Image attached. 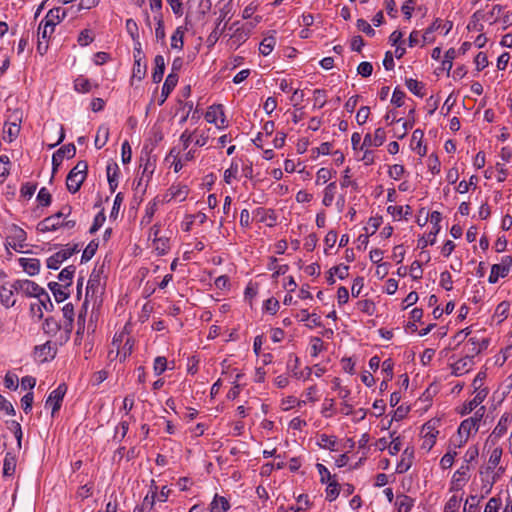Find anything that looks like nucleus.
Wrapping results in <instances>:
<instances>
[{"label": "nucleus", "instance_id": "obj_1", "mask_svg": "<svg viewBox=\"0 0 512 512\" xmlns=\"http://www.w3.org/2000/svg\"><path fill=\"white\" fill-rule=\"evenodd\" d=\"M65 16L66 11L60 7L50 9L38 27V36L42 39H48L54 32L55 26L64 19Z\"/></svg>", "mask_w": 512, "mask_h": 512}, {"label": "nucleus", "instance_id": "obj_2", "mask_svg": "<svg viewBox=\"0 0 512 512\" xmlns=\"http://www.w3.org/2000/svg\"><path fill=\"white\" fill-rule=\"evenodd\" d=\"M12 288H14L16 292H22L27 297L41 298V294L44 293V288L28 279H19L14 281L12 283Z\"/></svg>", "mask_w": 512, "mask_h": 512}, {"label": "nucleus", "instance_id": "obj_3", "mask_svg": "<svg viewBox=\"0 0 512 512\" xmlns=\"http://www.w3.org/2000/svg\"><path fill=\"white\" fill-rule=\"evenodd\" d=\"M442 220V215L440 212L438 211H433L430 215V221L431 223L433 224V231H431L429 234H428V238L426 239L425 237H421L419 240H418V247L421 248V249H424L425 247H427L429 244L430 245H433L436 241V235L439 233L440 231V222Z\"/></svg>", "mask_w": 512, "mask_h": 512}, {"label": "nucleus", "instance_id": "obj_4", "mask_svg": "<svg viewBox=\"0 0 512 512\" xmlns=\"http://www.w3.org/2000/svg\"><path fill=\"white\" fill-rule=\"evenodd\" d=\"M512 266V257L504 256L500 264H494L491 267V272L488 281L492 284L496 283L498 279L504 278L508 275L510 267Z\"/></svg>", "mask_w": 512, "mask_h": 512}, {"label": "nucleus", "instance_id": "obj_5", "mask_svg": "<svg viewBox=\"0 0 512 512\" xmlns=\"http://www.w3.org/2000/svg\"><path fill=\"white\" fill-rule=\"evenodd\" d=\"M76 154V147L73 143H69L63 145L59 148L52 156V172L53 174L57 172L59 166L61 165L63 159L67 157L71 159Z\"/></svg>", "mask_w": 512, "mask_h": 512}, {"label": "nucleus", "instance_id": "obj_6", "mask_svg": "<svg viewBox=\"0 0 512 512\" xmlns=\"http://www.w3.org/2000/svg\"><path fill=\"white\" fill-rule=\"evenodd\" d=\"M67 392V386L60 384L55 390L50 392L46 399L45 405L52 408V416L61 408L63 398Z\"/></svg>", "mask_w": 512, "mask_h": 512}, {"label": "nucleus", "instance_id": "obj_7", "mask_svg": "<svg viewBox=\"0 0 512 512\" xmlns=\"http://www.w3.org/2000/svg\"><path fill=\"white\" fill-rule=\"evenodd\" d=\"M205 119L209 123L216 124L218 128L226 127L223 105L214 104L210 106L205 114Z\"/></svg>", "mask_w": 512, "mask_h": 512}, {"label": "nucleus", "instance_id": "obj_8", "mask_svg": "<svg viewBox=\"0 0 512 512\" xmlns=\"http://www.w3.org/2000/svg\"><path fill=\"white\" fill-rule=\"evenodd\" d=\"M26 238V232L22 228L13 225L10 228V235L7 237V243L14 250L22 249L25 247Z\"/></svg>", "mask_w": 512, "mask_h": 512}, {"label": "nucleus", "instance_id": "obj_9", "mask_svg": "<svg viewBox=\"0 0 512 512\" xmlns=\"http://www.w3.org/2000/svg\"><path fill=\"white\" fill-rule=\"evenodd\" d=\"M422 433H424V435H423V443L421 445V448L428 452L435 445L436 437L439 432L435 429V427L429 421L423 425Z\"/></svg>", "mask_w": 512, "mask_h": 512}, {"label": "nucleus", "instance_id": "obj_10", "mask_svg": "<svg viewBox=\"0 0 512 512\" xmlns=\"http://www.w3.org/2000/svg\"><path fill=\"white\" fill-rule=\"evenodd\" d=\"M472 430L478 431L477 419L467 418L461 422L458 428L459 446L467 442Z\"/></svg>", "mask_w": 512, "mask_h": 512}, {"label": "nucleus", "instance_id": "obj_11", "mask_svg": "<svg viewBox=\"0 0 512 512\" xmlns=\"http://www.w3.org/2000/svg\"><path fill=\"white\" fill-rule=\"evenodd\" d=\"M34 353L41 362H46L55 358L57 349L52 346L51 341H47L43 345L36 346L34 348Z\"/></svg>", "mask_w": 512, "mask_h": 512}, {"label": "nucleus", "instance_id": "obj_12", "mask_svg": "<svg viewBox=\"0 0 512 512\" xmlns=\"http://www.w3.org/2000/svg\"><path fill=\"white\" fill-rule=\"evenodd\" d=\"M20 122L21 119L19 117H15V120L13 122H5L3 136L4 141L11 143L18 137L20 132Z\"/></svg>", "mask_w": 512, "mask_h": 512}, {"label": "nucleus", "instance_id": "obj_13", "mask_svg": "<svg viewBox=\"0 0 512 512\" xmlns=\"http://www.w3.org/2000/svg\"><path fill=\"white\" fill-rule=\"evenodd\" d=\"M413 459H414V449L412 447H407L403 451V453L401 455V460L397 464L396 473L403 474V473L407 472L412 466Z\"/></svg>", "mask_w": 512, "mask_h": 512}, {"label": "nucleus", "instance_id": "obj_14", "mask_svg": "<svg viewBox=\"0 0 512 512\" xmlns=\"http://www.w3.org/2000/svg\"><path fill=\"white\" fill-rule=\"evenodd\" d=\"M179 80L178 73H169L165 79V82L161 91V99L159 101V105H162L170 93L174 90Z\"/></svg>", "mask_w": 512, "mask_h": 512}, {"label": "nucleus", "instance_id": "obj_15", "mask_svg": "<svg viewBox=\"0 0 512 512\" xmlns=\"http://www.w3.org/2000/svg\"><path fill=\"white\" fill-rule=\"evenodd\" d=\"M386 133L383 128H377L374 132V135L371 136L370 134H366L361 146V149L364 147H379L381 146L385 141Z\"/></svg>", "mask_w": 512, "mask_h": 512}, {"label": "nucleus", "instance_id": "obj_16", "mask_svg": "<svg viewBox=\"0 0 512 512\" xmlns=\"http://www.w3.org/2000/svg\"><path fill=\"white\" fill-rule=\"evenodd\" d=\"M139 161H140V168L143 167L142 178L144 176H147V181H148L154 172L155 160H151V155H150L149 151L143 150Z\"/></svg>", "mask_w": 512, "mask_h": 512}, {"label": "nucleus", "instance_id": "obj_17", "mask_svg": "<svg viewBox=\"0 0 512 512\" xmlns=\"http://www.w3.org/2000/svg\"><path fill=\"white\" fill-rule=\"evenodd\" d=\"M469 466L462 465L453 475L451 490H460L462 484L468 480Z\"/></svg>", "mask_w": 512, "mask_h": 512}, {"label": "nucleus", "instance_id": "obj_18", "mask_svg": "<svg viewBox=\"0 0 512 512\" xmlns=\"http://www.w3.org/2000/svg\"><path fill=\"white\" fill-rule=\"evenodd\" d=\"M84 181L85 179L83 175H78V173L70 171L66 179V186L68 191L72 194H75L79 191Z\"/></svg>", "mask_w": 512, "mask_h": 512}, {"label": "nucleus", "instance_id": "obj_19", "mask_svg": "<svg viewBox=\"0 0 512 512\" xmlns=\"http://www.w3.org/2000/svg\"><path fill=\"white\" fill-rule=\"evenodd\" d=\"M61 222L54 215H51L37 224V230L42 233L55 231L61 227Z\"/></svg>", "mask_w": 512, "mask_h": 512}, {"label": "nucleus", "instance_id": "obj_20", "mask_svg": "<svg viewBox=\"0 0 512 512\" xmlns=\"http://www.w3.org/2000/svg\"><path fill=\"white\" fill-rule=\"evenodd\" d=\"M475 397L470 400L465 406L463 411L461 412L462 415L469 414L472 412L478 405H480L488 395V389L484 388L479 391H476Z\"/></svg>", "mask_w": 512, "mask_h": 512}, {"label": "nucleus", "instance_id": "obj_21", "mask_svg": "<svg viewBox=\"0 0 512 512\" xmlns=\"http://www.w3.org/2000/svg\"><path fill=\"white\" fill-rule=\"evenodd\" d=\"M19 264L30 276L37 275L40 270V261L36 258H20Z\"/></svg>", "mask_w": 512, "mask_h": 512}, {"label": "nucleus", "instance_id": "obj_22", "mask_svg": "<svg viewBox=\"0 0 512 512\" xmlns=\"http://www.w3.org/2000/svg\"><path fill=\"white\" fill-rule=\"evenodd\" d=\"M468 344L471 345V348L468 349V353L474 358L480 352L487 349V347L489 345V339L488 338L478 339L476 337H471L468 340Z\"/></svg>", "mask_w": 512, "mask_h": 512}, {"label": "nucleus", "instance_id": "obj_23", "mask_svg": "<svg viewBox=\"0 0 512 512\" xmlns=\"http://www.w3.org/2000/svg\"><path fill=\"white\" fill-rule=\"evenodd\" d=\"M14 292L16 291L12 288V284L10 287L5 285L0 286V302L6 308H10L15 305L16 300L13 298Z\"/></svg>", "mask_w": 512, "mask_h": 512}, {"label": "nucleus", "instance_id": "obj_24", "mask_svg": "<svg viewBox=\"0 0 512 512\" xmlns=\"http://www.w3.org/2000/svg\"><path fill=\"white\" fill-rule=\"evenodd\" d=\"M154 70L152 73V81L154 83H160L163 79L165 72V60L162 55H157L154 58Z\"/></svg>", "mask_w": 512, "mask_h": 512}, {"label": "nucleus", "instance_id": "obj_25", "mask_svg": "<svg viewBox=\"0 0 512 512\" xmlns=\"http://www.w3.org/2000/svg\"><path fill=\"white\" fill-rule=\"evenodd\" d=\"M472 359L473 357L469 353L466 355V357L459 359L456 363L452 365L453 374L461 375L463 373L468 372L472 365Z\"/></svg>", "mask_w": 512, "mask_h": 512}, {"label": "nucleus", "instance_id": "obj_26", "mask_svg": "<svg viewBox=\"0 0 512 512\" xmlns=\"http://www.w3.org/2000/svg\"><path fill=\"white\" fill-rule=\"evenodd\" d=\"M511 421V417L508 414H503L501 418L499 419L496 427L492 431L491 437L500 438L502 437L506 432L508 428V423Z\"/></svg>", "mask_w": 512, "mask_h": 512}, {"label": "nucleus", "instance_id": "obj_27", "mask_svg": "<svg viewBox=\"0 0 512 512\" xmlns=\"http://www.w3.org/2000/svg\"><path fill=\"white\" fill-rule=\"evenodd\" d=\"M48 288L51 290L58 303L65 301L69 297V293L65 291L66 287H64V285L57 282H50L48 283Z\"/></svg>", "mask_w": 512, "mask_h": 512}, {"label": "nucleus", "instance_id": "obj_28", "mask_svg": "<svg viewBox=\"0 0 512 512\" xmlns=\"http://www.w3.org/2000/svg\"><path fill=\"white\" fill-rule=\"evenodd\" d=\"M42 329L46 335L54 337L61 329V325L55 318L48 317L45 319Z\"/></svg>", "mask_w": 512, "mask_h": 512}, {"label": "nucleus", "instance_id": "obj_29", "mask_svg": "<svg viewBox=\"0 0 512 512\" xmlns=\"http://www.w3.org/2000/svg\"><path fill=\"white\" fill-rule=\"evenodd\" d=\"M189 193V188L187 185H172L168 189V195H170V198H178L180 201H184Z\"/></svg>", "mask_w": 512, "mask_h": 512}, {"label": "nucleus", "instance_id": "obj_30", "mask_svg": "<svg viewBox=\"0 0 512 512\" xmlns=\"http://www.w3.org/2000/svg\"><path fill=\"white\" fill-rule=\"evenodd\" d=\"M118 171H119V167L116 163L109 164L106 168L107 179H108V183H109L111 192H114L118 186V181H117Z\"/></svg>", "mask_w": 512, "mask_h": 512}, {"label": "nucleus", "instance_id": "obj_31", "mask_svg": "<svg viewBox=\"0 0 512 512\" xmlns=\"http://www.w3.org/2000/svg\"><path fill=\"white\" fill-rule=\"evenodd\" d=\"M230 508L229 502L225 497L215 495L210 504V512H226Z\"/></svg>", "mask_w": 512, "mask_h": 512}, {"label": "nucleus", "instance_id": "obj_32", "mask_svg": "<svg viewBox=\"0 0 512 512\" xmlns=\"http://www.w3.org/2000/svg\"><path fill=\"white\" fill-rule=\"evenodd\" d=\"M16 469V457L11 452H7L3 463V475L12 476Z\"/></svg>", "mask_w": 512, "mask_h": 512}, {"label": "nucleus", "instance_id": "obj_33", "mask_svg": "<svg viewBox=\"0 0 512 512\" xmlns=\"http://www.w3.org/2000/svg\"><path fill=\"white\" fill-rule=\"evenodd\" d=\"M424 133L420 129H416L412 134V143L416 142V146L414 147L415 150H417L418 154L420 156H425L427 153L426 146L422 147V139H423Z\"/></svg>", "mask_w": 512, "mask_h": 512}, {"label": "nucleus", "instance_id": "obj_34", "mask_svg": "<svg viewBox=\"0 0 512 512\" xmlns=\"http://www.w3.org/2000/svg\"><path fill=\"white\" fill-rule=\"evenodd\" d=\"M336 188V182H331L326 186L322 200L324 206L329 207L332 205L335 198Z\"/></svg>", "mask_w": 512, "mask_h": 512}, {"label": "nucleus", "instance_id": "obj_35", "mask_svg": "<svg viewBox=\"0 0 512 512\" xmlns=\"http://www.w3.org/2000/svg\"><path fill=\"white\" fill-rule=\"evenodd\" d=\"M39 305H38V311H39V319L43 317L42 308L46 311H52L54 308V305L50 299L49 294L44 290V293L41 294V298H38Z\"/></svg>", "mask_w": 512, "mask_h": 512}, {"label": "nucleus", "instance_id": "obj_36", "mask_svg": "<svg viewBox=\"0 0 512 512\" xmlns=\"http://www.w3.org/2000/svg\"><path fill=\"white\" fill-rule=\"evenodd\" d=\"M406 86L409 89V91L412 92L414 95L418 97L424 96L423 90L425 88V85L422 82L409 78L406 79Z\"/></svg>", "mask_w": 512, "mask_h": 512}, {"label": "nucleus", "instance_id": "obj_37", "mask_svg": "<svg viewBox=\"0 0 512 512\" xmlns=\"http://www.w3.org/2000/svg\"><path fill=\"white\" fill-rule=\"evenodd\" d=\"M76 267L73 265L65 267L58 275V279L64 282V287H68L72 283V278L75 273Z\"/></svg>", "mask_w": 512, "mask_h": 512}, {"label": "nucleus", "instance_id": "obj_38", "mask_svg": "<svg viewBox=\"0 0 512 512\" xmlns=\"http://www.w3.org/2000/svg\"><path fill=\"white\" fill-rule=\"evenodd\" d=\"M184 29L183 27H178L171 37V47L173 49H183L184 45Z\"/></svg>", "mask_w": 512, "mask_h": 512}, {"label": "nucleus", "instance_id": "obj_39", "mask_svg": "<svg viewBox=\"0 0 512 512\" xmlns=\"http://www.w3.org/2000/svg\"><path fill=\"white\" fill-rule=\"evenodd\" d=\"M276 44V39L273 36L265 37L260 43V53L264 56L269 55Z\"/></svg>", "mask_w": 512, "mask_h": 512}, {"label": "nucleus", "instance_id": "obj_40", "mask_svg": "<svg viewBox=\"0 0 512 512\" xmlns=\"http://www.w3.org/2000/svg\"><path fill=\"white\" fill-rule=\"evenodd\" d=\"M108 136H109V128L106 126L99 127V129L97 131V136L95 138V147L97 149L102 148L106 144V142L108 140Z\"/></svg>", "mask_w": 512, "mask_h": 512}, {"label": "nucleus", "instance_id": "obj_41", "mask_svg": "<svg viewBox=\"0 0 512 512\" xmlns=\"http://www.w3.org/2000/svg\"><path fill=\"white\" fill-rule=\"evenodd\" d=\"M340 493V486L336 480L328 482L326 488V499L330 502L334 501Z\"/></svg>", "mask_w": 512, "mask_h": 512}, {"label": "nucleus", "instance_id": "obj_42", "mask_svg": "<svg viewBox=\"0 0 512 512\" xmlns=\"http://www.w3.org/2000/svg\"><path fill=\"white\" fill-rule=\"evenodd\" d=\"M502 456V449L500 447H495L489 457L488 460V470H493L497 467V465L500 463Z\"/></svg>", "mask_w": 512, "mask_h": 512}, {"label": "nucleus", "instance_id": "obj_43", "mask_svg": "<svg viewBox=\"0 0 512 512\" xmlns=\"http://www.w3.org/2000/svg\"><path fill=\"white\" fill-rule=\"evenodd\" d=\"M98 249V241L96 240H92L87 246L86 248L84 249L83 251V254H82V257H81V261L82 262H87L89 261L96 253Z\"/></svg>", "mask_w": 512, "mask_h": 512}, {"label": "nucleus", "instance_id": "obj_44", "mask_svg": "<svg viewBox=\"0 0 512 512\" xmlns=\"http://www.w3.org/2000/svg\"><path fill=\"white\" fill-rule=\"evenodd\" d=\"M388 213H390L393 216H399V217H406L408 215L412 214V208L409 205H406L405 207L402 206H389L387 208Z\"/></svg>", "mask_w": 512, "mask_h": 512}, {"label": "nucleus", "instance_id": "obj_45", "mask_svg": "<svg viewBox=\"0 0 512 512\" xmlns=\"http://www.w3.org/2000/svg\"><path fill=\"white\" fill-rule=\"evenodd\" d=\"M65 260L64 255L58 251L47 259V267L49 269L57 270Z\"/></svg>", "mask_w": 512, "mask_h": 512}, {"label": "nucleus", "instance_id": "obj_46", "mask_svg": "<svg viewBox=\"0 0 512 512\" xmlns=\"http://www.w3.org/2000/svg\"><path fill=\"white\" fill-rule=\"evenodd\" d=\"M153 243L160 255H164L170 248L169 239L166 237L153 238Z\"/></svg>", "mask_w": 512, "mask_h": 512}, {"label": "nucleus", "instance_id": "obj_47", "mask_svg": "<svg viewBox=\"0 0 512 512\" xmlns=\"http://www.w3.org/2000/svg\"><path fill=\"white\" fill-rule=\"evenodd\" d=\"M398 512H409L413 506V499L407 495H402L397 502Z\"/></svg>", "mask_w": 512, "mask_h": 512}, {"label": "nucleus", "instance_id": "obj_48", "mask_svg": "<svg viewBox=\"0 0 512 512\" xmlns=\"http://www.w3.org/2000/svg\"><path fill=\"white\" fill-rule=\"evenodd\" d=\"M74 88L77 92L87 93L91 90V84L87 78L79 76L74 81Z\"/></svg>", "mask_w": 512, "mask_h": 512}, {"label": "nucleus", "instance_id": "obj_49", "mask_svg": "<svg viewBox=\"0 0 512 512\" xmlns=\"http://www.w3.org/2000/svg\"><path fill=\"white\" fill-rule=\"evenodd\" d=\"M225 28L226 24L223 27H221V23L217 22L215 29L210 33V35L207 38V42L209 43L210 46L214 45L219 40Z\"/></svg>", "mask_w": 512, "mask_h": 512}, {"label": "nucleus", "instance_id": "obj_50", "mask_svg": "<svg viewBox=\"0 0 512 512\" xmlns=\"http://www.w3.org/2000/svg\"><path fill=\"white\" fill-rule=\"evenodd\" d=\"M318 444L322 448L334 451L335 445H336V438L334 436H328L326 434H321L320 442Z\"/></svg>", "mask_w": 512, "mask_h": 512}, {"label": "nucleus", "instance_id": "obj_51", "mask_svg": "<svg viewBox=\"0 0 512 512\" xmlns=\"http://www.w3.org/2000/svg\"><path fill=\"white\" fill-rule=\"evenodd\" d=\"M510 309V304L503 301L498 304L495 310V316L499 318V322L507 318Z\"/></svg>", "mask_w": 512, "mask_h": 512}, {"label": "nucleus", "instance_id": "obj_52", "mask_svg": "<svg viewBox=\"0 0 512 512\" xmlns=\"http://www.w3.org/2000/svg\"><path fill=\"white\" fill-rule=\"evenodd\" d=\"M146 74V64L141 63V58L135 59L133 66V77L138 78V80H142Z\"/></svg>", "mask_w": 512, "mask_h": 512}, {"label": "nucleus", "instance_id": "obj_53", "mask_svg": "<svg viewBox=\"0 0 512 512\" xmlns=\"http://www.w3.org/2000/svg\"><path fill=\"white\" fill-rule=\"evenodd\" d=\"M167 369V359L163 356H158L154 360L153 370L155 375H161Z\"/></svg>", "mask_w": 512, "mask_h": 512}, {"label": "nucleus", "instance_id": "obj_54", "mask_svg": "<svg viewBox=\"0 0 512 512\" xmlns=\"http://www.w3.org/2000/svg\"><path fill=\"white\" fill-rule=\"evenodd\" d=\"M37 200L41 206L47 207L51 204L52 197L49 191L43 187L38 192Z\"/></svg>", "mask_w": 512, "mask_h": 512}, {"label": "nucleus", "instance_id": "obj_55", "mask_svg": "<svg viewBox=\"0 0 512 512\" xmlns=\"http://www.w3.org/2000/svg\"><path fill=\"white\" fill-rule=\"evenodd\" d=\"M441 28V20L435 19L434 22L424 31L423 34V41L424 42H431L433 39L429 37L430 34L434 33L438 29Z\"/></svg>", "mask_w": 512, "mask_h": 512}, {"label": "nucleus", "instance_id": "obj_56", "mask_svg": "<svg viewBox=\"0 0 512 512\" xmlns=\"http://www.w3.org/2000/svg\"><path fill=\"white\" fill-rule=\"evenodd\" d=\"M316 468L318 470V473L320 474V481L322 483H328L334 480L335 476H332L329 470L323 464L318 463L316 465Z\"/></svg>", "mask_w": 512, "mask_h": 512}, {"label": "nucleus", "instance_id": "obj_57", "mask_svg": "<svg viewBox=\"0 0 512 512\" xmlns=\"http://www.w3.org/2000/svg\"><path fill=\"white\" fill-rule=\"evenodd\" d=\"M452 276L448 271H444L440 274V286L446 291H450L453 288Z\"/></svg>", "mask_w": 512, "mask_h": 512}, {"label": "nucleus", "instance_id": "obj_58", "mask_svg": "<svg viewBox=\"0 0 512 512\" xmlns=\"http://www.w3.org/2000/svg\"><path fill=\"white\" fill-rule=\"evenodd\" d=\"M279 306V301L271 297L265 301L264 310L271 315H275L279 309Z\"/></svg>", "mask_w": 512, "mask_h": 512}, {"label": "nucleus", "instance_id": "obj_59", "mask_svg": "<svg viewBox=\"0 0 512 512\" xmlns=\"http://www.w3.org/2000/svg\"><path fill=\"white\" fill-rule=\"evenodd\" d=\"M34 395L30 391L21 398V405L25 413H29L32 410Z\"/></svg>", "mask_w": 512, "mask_h": 512}, {"label": "nucleus", "instance_id": "obj_60", "mask_svg": "<svg viewBox=\"0 0 512 512\" xmlns=\"http://www.w3.org/2000/svg\"><path fill=\"white\" fill-rule=\"evenodd\" d=\"M479 505V499L475 495H471L465 503L463 512H476Z\"/></svg>", "mask_w": 512, "mask_h": 512}, {"label": "nucleus", "instance_id": "obj_61", "mask_svg": "<svg viewBox=\"0 0 512 512\" xmlns=\"http://www.w3.org/2000/svg\"><path fill=\"white\" fill-rule=\"evenodd\" d=\"M231 39L238 45L248 39V32L243 28H237L231 35Z\"/></svg>", "mask_w": 512, "mask_h": 512}, {"label": "nucleus", "instance_id": "obj_62", "mask_svg": "<svg viewBox=\"0 0 512 512\" xmlns=\"http://www.w3.org/2000/svg\"><path fill=\"white\" fill-rule=\"evenodd\" d=\"M94 40L93 36L91 35V31L88 30V29H84L80 32L79 36H78V43L81 45V46H87L89 45L90 43H92Z\"/></svg>", "mask_w": 512, "mask_h": 512}, {"label": "nucleus", "instance_id": "obj_63", "mask_svg": "<svg viewBox=\"0 0 512 512\" xmlns=\"http://www.w3.org/2000/svg\"><path fill=\"white\" fill-rule=\"evenodd\" d=\"M373 72V66L370 62H361L357 67V73L362 77H369Z\"/></svg>", "mask_w": 512, "mask_h": 512}, {"label": "nucleus", "instance_id": "obj_64", "mask_svg": "<svg viewBox=\"0 0 512 512\" xmlns=\"http://www.w3.org/2000/svg\"><path fill=\"white\" fill-rule=\"evenodd\" d=\"M460 507V499L456 496L450 497L444 507V512H458Z\"/></svg>", "mask_w": 512, "mask_h": 512}]
</instances>
